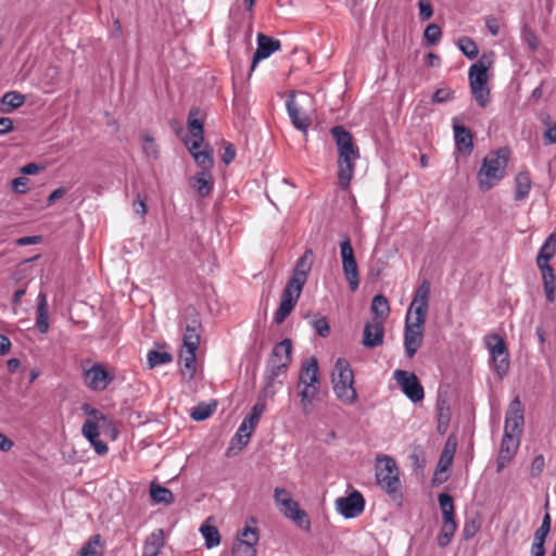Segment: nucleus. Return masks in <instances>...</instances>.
Returning a JSON list of instances; mask_svg holds the SVG:
<instances>
[{"label":"nucleus","mask_w":556,"mask_h":556,"mask_svg":"<svg viewBox=\"0 0 556 556\" xmlns=\"http://www.w3.org/2000/svg\"><path fill=\"white\" fill-rule=\"evenodd\" d=\"M45 167L41 166V165H38L37 163H28L26 165H24L22 168H21V173L26 176V175H35L37 174L39 170L43 169Z\"/></svg>","instance_id":"338daca9"},{"label":"nucleus","mask_w":556,"mask_h":556,"mask_svg":"<svg viewBox=\"0 0 556 556\" xmlns=\"http://www.w3.org/2000/svg\"><path fill=\"white\" fill-rule=\"evenodd\" d=\"M291 353L292 342L290 339H283L274 346L265 369L268 380L276 379L286 371L291 362Z\"/></svg>","instance_id":"0eeeda50"},{"label":"nucleus","mask_w":556,"mask_h":556,"mask_svg":"<svg viewBox=\"0 0 556 556\" xmlns=\"http://www.w3.org/2000/svg\"><path fill=\"white\" fill-rule=\"evenodd\" d=\"M390 306L387 298L381 294L374 296L371 302L372 320H380L384 324V319L389 316Z\"/></svg>","instance_id":"473e14b6"},{"label":"nucleus","mask_w":556,"mask_h":556,"mask_svg":"<svg viewBox=\"0 0 556 556\" xmlns=\"http://www.w3.org/2000/svg\"><path fill=\"white\" fill-rule=\"evenodd\" d=\"M214 412V407L211 405L201 403L193 408L190 416L195 421H203L207 419Z\"/></svg>","instance_id":"603ef678"},{"label":"nucleus","mask_w":556,"mask_h":556,"mask_svg":"<svg viewBox=\"0 0 556 556\" xmlns=\"http://www.w3.org/2000/svg\"><path fill=\"white\" fill-rule=\"evenodd\" d=\"M29 187V179L25 176L16 177L11 181V188L14 192L24 194Z\"/></svg>","instance_id":"6e6d98bb"},{"label":"nucleus","mask_w":556,"mask_h":556,"mask_svg":"<svg viewBox=\"0 0 556 556\" xmlns=\"http://www.w3.org/2000/svg\"><path fill=\"white\" fill-rule=\"evenodd\" d=\"M195 361H197V350L184 349L181 348L179 354V363L181 366V375L187 379L191 380L195 375Z\"/></svg>","instance_id":"a878e982"},{"label":"nucleus","mask_w":556,"mask_h":556,"mask_svg":"<svg viewBox=\"0 0 556 556\" xmlns=\"http://www.w3.org/2000/svg\"><path fill=\"white\" fill-rule=\"evenodd\" d=\"M47 295L40 292L38 295V306L36 316V327L40 333H47L49 330V314H48Z\"/></svg>","instance_id":"c85d7f7f"},{"label":"nucleus","mask_w":556,"mask_h":556,"mask_svg":"<svg viewBox=\"0 0 556 556\" xmlns=\"http://www.w3.org/2000/svg\"><path fill=\"white\" fill-rule=\"evenodd\" d=\"M419 8V17L421 21H428L431 18L433 14V9L431 3L428 0H419L418 2Z\"/></svg>","instance_id":"bf43d9fd"},{"label":"nucleus","mask_w":556,"mask_h":556,"mask_svg":"<svg viewBox=\"0 0 556 556\" xmlns=\"http://www.w3.org/2000/svg\"><path fill=\"white\" fill-rule=\"evenodd\" d=\"M525 425L523 407L519 396H515L509 403L506 415L504 432L521 435Z\"/></svg>","instance_id":"4468645a"},{"label":"nucleus","mask_w":556,"mask_h":556,"mask_svg":"<svg viewBox=\"0 0 556 556\" xmlns=\"http://www.w3.org/2000/svg\"><path fill=\"white\" fill-rule=\"evenodd\" d=\"M100 544V535H93L78 552V556H101V552L97 549Z\"/></svg>","instance_id":"8fccbe9b"},{"label":"nucleus","mask_w":556,"mask_h":556,"mask_svg":"<svg viewBox=\"0 0 556 556\" xmlns=\"http://www.w3.org/2000/svg\"><path fill=\"white\" fill-rule=\"evenodd\" d=\"M545 542L533 540L530 556H545Z\"/></svg>","instance_id":"69168bd1"},{"label":"nucleus","mask_w":556,"mask_h":556,"mask_svg":"<svg viewBox=\"0 0 556 556\" xmlns=\"http://www.w3.org/2000/svg\"><path fill=\"white\" fill-rule=\"evenodd\" d=\"M311 324L319 337L327 338L329 336L330 327L326 317H316Z\"/></svg>","instance_id":"864d4df0"},{"label":"nucleus","mask_w":556,"mask_h":556,"mask_svg":"<svg viewBox=\"0 0 556 556\" xmlns=\"http://www.w3.org/2000/svg\"><path fill=\"white\" fill-rule=\"evenodd\" d=\"M190 186L201 197L210 195L213 190L211 173H199L190 178Z\"/></svg>","instance_id":"bb28decb"},{"label":"nucleus","mask_w":556,"mask_h":556,"mask_svg":"<svg viewBox=\"0 0 556 556\" xmlns=\"http://www.w3.org/2000/svg\"><path fill=\"white\" fill-rule=\"evenodd\" d=\"M313 256L314 254L312 249H307L304 254L296 261L292 276L289 280L305 286L307 276L312 269Z\"/></svg>","instance_id":"aec40b11"},{"label":"nucleus","mask_w":556,"mask_h":556,"mask_svg":"<svg viewBox=\"0 0 556 556\" xmlns=\"http://www.w3.org/2000/svg\"><path fill=\"white\" fill-rule=\"evenodd\" d=\"M453 130L456 149L466 155L471 154L473 151V136L470 129L454 123Z\"/></svg>","instance_id":"412c9836"},{"label":"nucleus","mask_w":556,"mask_h":556,"mask_svg":"<svg viewBox=\"0 0 556 556\" xmlns=\"http://www.w3.org/2000/svg\"><path fill=\"white\" fill-rule=\"evenodd\" d=\"M454 99V91L450 88H440L432 94L433 103H446Z\"/></svg>","instance_id":"5fc2aeb1"},{"label":"nucleus","mask_w":556,"mask_h":556,"mask_svg":"<svg viewBox=\"0 0 556 556\" xmlns=\"http://www.w3.org/2000/svg\"><path fill=\"white\" fill-rule=\"evenodd\" d=\"M113 420L108 417L106 415H103L100 420L96 424L97 426V439H99L101 433H109V429H112Z\"/></svg>","instance_id":"052dcab7"},{"label":"nucleus","mask_w":556,"mask_h":556,"mask_svg":"<svg viewBox=\"0 0 556 556\" xmlns=\"http://www.w3.org/2000/svg\"><path fill=\"white\" fill-rule=\"evenodd\" d=\"M441 37L442 30L440 26L434 23L429 24L424 31V38L428 46L438 45L441 40Z\"/></svg>","instance_id":"de8ad7c7"},{"label":"nucleus","mask_w":556,"mask_h":556,"mask_svg":"<svg viewBox=\"0 0 556 556\" xmlns=\"http://www.w3.org/2000/svg\"><path fill=\"white\" fill-rule=\"evenodd\" d=\"M81 412L87 417L81 427V434L87 439L98 455H105L109 452V447L104 441L97 439L96 426L104 414L88 403L81 405Z\"/></svg>","instance_id":"423d86ee"},{"label":"nucleus","mask_w":556,"mask_h":556,"mask_svg":"<svg viewBox=\"0 0 556 556\" xmlns=\"http://www.w3.org/2000/svg\"><path fill=\"white\" fill-rule=\"evenodd\" d=\"M287 518L292 519L296 523H301L306 518V513L299 508V504L292 497H286L282 506H279Z\"/></svg>","instance_id":"7c9ffc66"},{"label":"nucleus","mask_w":556,"mask_h":556,"mask_svg":"<svg viewBox=\"0 0 556 556\" xmlns=\"http://www.w3.org/2000/svg\"><path fill=\"white\" fill-rule=\"evenodd\" d=\"M236 157V149L231 143H227L224 153L222 155V161L228 165L230 164Z\"/></svg>","instance_id":"0e129e2a"},{"label":"nucleus","mask_w":556,"mask_h":556,"mask_svg":"<svg viewBox=\"0 0 556 556\" xmlns=\"http://www.w3.org/2000/svg\"><path fill=\"white\" fill-rule=\"evenodd\" d=\"M298 302H292L289 300H281L279 307L274 314V323L277 325L282 324L286 318L291 314V312L294 309Z\"/></svg>","instance_id":"79ce46f5"},{"label":"nucleus","mask_w":556,"mask_h":556,"mask_svg":"<svg viewBox=\"0 0 556 556\" xmlns=\"http://www.w3.org/2000/svg\"><path fill=\"white\" fill-rule=\"evenodd\" d=\"M25 102V97L18 92L11 91L2 96V113H9L20 108Z\"/></svg>","instance_id":"58836bf2"},{"label":"nucleus","mask_w":556,"mask_h":556,"mask_svg":"<svg viewBox=\"0 0 556 556\" xmlns=\"http://www.w3.org/2000/svg\"><path fill=\"white\" fill-rule=\"evenodd\" d=\"M141 141L142 152L146 155V157L152 161L157 160L160 156V150L157 143L155 142V139L149 134H143L141 136Z\"/></svg>","instance_id":"ea45409f"},{"label":"nucleus","mask_w":556,"mask_h":556,"mask_svg":"<svg viewBox=\"0 0 556 556\" xmlns=\"http://www.w3.org/2000/svg\"><path fill=\"white\" fill-rule=\"evenodd\" d=\"M343 274L349 282L351 291H356L359 286V274L356 260H351L342 263Z\"/></svg>","instance_id":"c9c22d12"},{"label":"nucleus","mask_w":556,"mask_h":556,"mask_svg":"<svg viewBox=\"0 0 556 556\" xmlns=\"http://www.w3.org/2000/svg\"><path fill=\"white\" fill-rule=\"evenodd\" d=\"M307 100L308 96L306 93H301V99L296 100L295 92L291 91L286 101L287 112L293 127L303 134H307L311 124L309 117L303 110V104Z\"/></svg>","instance_id":"1a4fd4ad"},{"label":"nucleus","mask_w":556,"mask_h":556,"mask_svg":"<svg viewBox=\"0 0 556 556\" xmlns=\"http://www.w3.org/2000/svg\"><path fill=\"white\" fill-rule=\"evenodd\" d=\"M280 48L281 43L278 39L260 33L257 35V48L252 59L251 70L253 71L260 61L269 58L274 52L278 51Z\"/></svg>","instance_id":"f3484780"},{"label":"nucleus","mask_w":556,"mask_h":556,"mask_svg":"<svg viewBox=\"0 0 556 556\" xmlns=\"http://www.w3.org/2000/svg\"><path fill=\"white\" fill-rule=\"evenodd\" d=\"M551 523H552L551 515L548 513H546L542 519L541 526L534 532L533 540L545 542L546 538L551 531Z\"/></svg>","instance_id":"3c124183"},{"label":"nucleus","mask_w":556,"mask_h":556,"mask_svg":"<svg viewBox=\"0 0 556 556\" xmlns=\"http://www.w3.org/2000/svg\"><path fill=\"white\" fill-rule=\"evenodd\" d=\"M520 444V435L504 432L496 460V472H501L513 459Z\"/></svg>","instance_id":"2eb2a0df"},{"label":"nucleus","mask_w":556,"mask_h":556,"mask_svg":"<svg viewBox=\"0 0 556 556\" xmlns=\"http://www.w3.org/2000/svg\"><path fill=\"white\" fill-rule=\"evenodd\" d=\"M257 542V529L247 525L233 544L232 556H256Z\"/></svg>","instance_id":"ddd939ff"},{"label":"nucleus","mask_w":556,"mask_h":556,"mask_svg":"<svg viewBox=\"0 0 556 556\" xmlns=\"http://www.w3.org/2000/svg\"><path fill=\"white\" fill-rule=\"evenodd\" d=\"M438 501L442 511L454 510L453 497L447 493H440Z\"/></svg>","instance_id":"e2e57ef3"},{"label":"nucleus","mask_w":556,"mask_h":556,"mask_svg":"<svg viewBox=\"0 0 556 556\" xmlns=\"http://www.w3.org/2000/svg\"><path fill=\"white\" fill-rule=\"evenodd\" d=\"M275 379L268 380V376L264 375V387L260 393L258 399L264 401L269 397L271 399L275 395V391L273 390Z\"/></svg>","instance_id":"13d9d810"},{"label":"nucleus","mask_w":556,"mask_h":556,"mask_svg":"<svg viewBox=\"0 0 556 556\" xmlns=\"http://www.w3.org/2000/svg\"><path fill=\"white\" fill-rule=\"evenodd\" d=\"M508 159L509 151L506 148L491 151L485 155L477 174L481 191L491 190L505 177Z\"/></svg>","instance_id":"7ed1b4c3"},{"label":"nucleus","mask_w":556,"mask_h":556,"mask_svg":"<svg viewBox=\"0 0 556 556\" xmlns=\"http://www.w3.org/2000/svg\"><path fill=\"white\" fill-rule=\"evenodd\" d=\"M365 504L363 494L357 490L336 500V508L345 519L358 517L364 511Z\"/></svg>","instance_id":"9b49d317"},{"label":"nucleus","mask_w":556,"mask_h":556,"mask_svg":"<svg viewBox=\"0 0 556 556\" xmlns=\"http://www.w3.org/2000/svg\"><path fill=\"white\" fill-rule=\"evenodd\" d=\"M516 190H515V200L521 201L525 200L531 190V178L528 172H520L517 174L515 178Z\"/></svg>","instance_id":"72a5a7b5"},{"label":"nucleus","mask_w":556,"mask_h":556,"mask_svg":"<svg viewBox=\"0 0 556 556\" xmlns=\"http://www.w3.org/2000/svg\"><path fill=\"white\" fill-rule=\"evenodd\" d=\"M486 344L490 350L493 369L503 378L509 368L508 351L504 340L498 334L488 337Z\"/></svg>","instance_id":"9d476101"},{"label":"nucleus","mask_w":556,"mask_h":556,"mask_svg":"<svg viewBox=\"0 0 556 556\" xmlns=\"http://www.w3.org/2000/svg\"><path fill=\"white\" fill-rule=\"evenodd\" d=\"M393 377L404 395L413 403L421 402L425 390L416 374L403 369H396Z\"/></svg>","instance_id":"6e6552de"},{"label":"nucleus","mask_w":556,"mask_h":556,"mask_svg":"<svg viewBox=\"0 0 556 556\" xmlns=\"http://www.w3.org/2000/svg\"><path fill=\"white\" fill-rule=\"evenodd\" d=\"M299 384L319 388L318 363L315 357L307 359L301 369Z\"/></svg>","instance_id":"4be33fe9"},{"label":"nucleus","mask_w":556,"mask_h":556,"mask_svg":"<svg viewBox=\"0 0 556 556\" xmlns=\"http://www.w3.org/2000/svg\"><path fill=\"white\" fill-rule=\"evenodd\" d=\"M66 193V189L63 188V187H60V188H56L55 190H53L48 199H47V203L48 205H51L53 204L56 200L61 199L62 197H64Z\"/></svg>","instance_id":"774afa93"},{"label":"nucleus","mask_w":556,"mask_h":556,"mask_svg":"<svg viewBox=\"0 0 556 556\" xmlns=\"http://www.w3.org/2000/svg\"><path fill=\"white\" fill-rule=\"evenodd\" d=\"M330 132L336 141L338 157V180L341 189H346L353 177L355 161L359 157L358 149L353 143L352 135L342 126H334Z\"/></svg>","instance_id":"f03ea898"},{"label":"nucleus","mask_w":556,"mask_h":556,"mask_svg":"<svg viewBox=\"0 0 556 556\" xmlns=\"http://www.w3.org/2000/svg\"><path fill=\"white\" fill-rule=\"evenodd\" d=\"M545 467V459L543 455H538L532 460L531 467H530V473L532 477H538Z\"/></svg>","instance_id":"680f3d73"},{"label":"nucleus","mask_w":556,"mask_h":556,"mask_svg":"<svg viewBox=\"0 0 556 556\" xmlns=\"http://www.w3.org/2000/svg\"><path fill=\"white\" fill-rule=\"evenodd\" d=\"M84 378L86 386L94 392L104 391L114 380V376L101 363H96L89 369H85Z\"/></svg>","instance_id":"f8f14e48"},{"label":"nucleus","mask_w":556,"mask_h":556,"mask_svg":"<svg viewBox=\"0 0 556 556\" xmlns=\"http://www.w3.org/2000/svg\"><path fill=\"white\" fill-rule=\"evenodd\" d=\"M339 247L342 263L355 258L351 239L346 233L341 235Z\"/></svg>","instance_id":"09e8293b"},{"label":"nucleus","mask_w":556,"mask_h":556,"mask_svg":"<svg viewBox=\"0 0 556 556\" xmlns=\"http://www.w3.org/2000/svg\"><path fill=\"white\" fill-rule=\"evenodd\" d=\"M540 121L545 127V131L543 134L545 144L556 143V123L551 119L548 114H541Z\"/></svg>","instance_id":"a19ab883"},{"label":"nucleus","mask_w":556,"mask_h":556,"mask_svg":"<svg viewBox=\"0 0 556 556\" xmlns=\"http://www.w3.org/2000/svg\"><path fill=\"white\" fill-rule=\"evenodd\" d=\"M164 545V530L155 529L144 541L142 556H159Z\"/></svg>","instance_id":"5701e85b"},{"label":"nucleus","mask_w":556,"mask_h":556,"mask_svg":"<svg viewBox=\"0 0 556 556\" xmlns=\"http://www.w3.org/2000/svg\"><path fill=\"white\" fill-rule=\"evenodd\" d=\"M384 339V325L380 320H371L364 327L363 345L368 349L380 346Z\"/></svg>","instance_id":"6ab92c4d"},{"label":"nucleus","mask_w":556,"mask_h":556,"mask_svg":"<svg viewBox=\"0 0 556 556\" xmlns=\"http://www.w3.org/2000/svg\"><path fill=\"white\" fill-rule=\"evenodd\" d=\"M200 532L204 539L206 548L211 549L220 544V534L215 526L204 522L200 527Z\"/></svg>","instance_id":"e433bc0d"},{"label":"nucleus","mask_w":556,"mask_h":556,"mask_svg":"<svg viewBox=\"0 0 556 556\" xmlns=\"http://www.w3.org/2000/svg\"><path fill=\"white\" fill-rule=\"evenodd\" d=\"M303 285L294 282L292 280H288L282 291L281 300L298 302L303 291Z\"/></svg>","instance_id":"37998d69"},{"label":"nucleus","mask_w":556,"mask_h":556,"mask_svg":"<svg viewBox=\"0 0 556 556\" xmlns=\"http://www.w3.org/2000/svg\"><path fill=\"white\" fill-rule=\"evenodd\" d=\"M187 125L190 135V140L188 141L192 143V149L201 148L204 142V122L201 109H190Z\"/></svg>","instance_id":"dca6fc26"},{"label":"nucleus","mask_w":556,"mask_h":556,"mask_svg":"<svg viewBox=\"0 0 556 556\" xmlns=\"http://www.w3.org/2000/svg\"><path fill=\"white\" fill-rule=\"evenodd\" d=\"M319 388L303 387L299 392L300 403L304 415H309L313 407V401L317 395Z\"/></svg>","instance_id":"4c0bfd02"},{"label":"nucleus","mask_w":556,"mask_h":556,"mask_svg":"<svg viewBox=\"0 0 556 556\" xmlns=\"http://www.w3.org/2000/svg\"><path fill=\"white\" fill-rule=\"evenodd\" d=\"M200 325L195 321H192L191 325H187L184 337H182V348L190 350H198L200 344Z\"/></svg>","instance_id":"f704fd0d"},{"label":"nucleus","mask_w":556,"mask_h":556,"mask_svg":"<svg viewBox=\"0 0 556 556\" xmlns=\"http://www.w3.org/2000/svg\"><path fill=\"white\" fill-rule=\"evenodd\" d=\"M150 497L154 504H164V505H170L174 503V494L173 492L156 483L152 482L150 484Z\"/></svg>","instance_id":"c756f323"},{"label":"nucleus","mask_w":556,"mask_h":556,"mask_svg":"<svg viewBox=\"0 0 556 556\" xmlns=\"http://www.w3.org/2000/svg\"><path fill=\"white\" fill-rule=\"evenodd\" d=\"M148 364L151 368H154L160 365H164L170 363L173 357L167 352H160L155 350H151L147 355Z\"/></svg>","instance_id":"a18cd8bd"},{"label":"nucleus","mask_w":556,"mask_h":556,"mask_svg":"<svg viewBox=\"0 0 556 556\" xmlns=\"http://www.w3.org/2000/svg\"><path fill=\"white\" fill-rule=\"evenodd\" d=\"M491 65V58L486 54H482L479 60L469 67V87L488 85V70Z\"/></svg>","instance_id":"a211bd4d"},{"label":"nucleus","mask_w":556,"mask_h":556,"mask_svg":"<svg viewBox=\"0 0 556 556\" xmlns=\"http://www.w3.org/2000/svg\"><path fill=\"white\" fill-rule=\"evenodd\" d=\"M332 390L338 401L345 405H354L358 394L354 387V371L348 359L339 357L331 376Z\"/></svg>","instance_id":"20e7f679"},{"label":"nucleus","mask_w":556,"mask_h":556,"mask_svg":"<svg viewBox=\"0 0 556 556\" xmlns=\"http://www.w3.org/2000/svg\"><path fill=\"white\" fill-rule=\"evenodd\" d=\"M542 275L543 289L547 302L553 303L556 299V277L552 266L538 267Z\"/></svg>","instance_id":"cd10ccee"},{"label":"nucleus","mask_w":556,"mask_h":556,"mask_svg":"<svg viewBox=\"0 0 556 556\" xmlns=\"http://www.w3.org/2000/svg\"><path fill=\"white\" fill-rule=\"evenodd\" d=\"M556 254V233H551L539 250L536 256L538 267H548V263Z\"/></svg>","instance_id":"393cba45"},{"label":"nucleus","mask_w":556,"mask_h":556,"mask_svg":"<svg viewBox=\"0 0 556 556\" xmlns=\"http://www.w3.org/2000/svg\"><path fill=\"white\" fill-rule=\"evenodd\" d=\"M456 450V443L452 442L451 438L447 439L444 448L440 455L439 464L435 473L446 471L453 464V458Z\"/></svg>","instance_id":"2f4dec72"},{"label":"nucleus","mask_w":556,"mask_h":556,"mask_svg":"<svg viewBox=\"0 0 556 556\" xmlns=\"http://www.w3.org/2000/svg\"><path fill=\"white\" fill-rule=\"evenodd\" d=\"M429 295L430 283L424 280L416 289L405 317L404 350L408 358H413L422 344Z\"/></svg>","instance_id":"f257e3e1"},{"label":"nucleus","mask_w":556,"mask_h":556,"mask_svg":"<svg viewBox=\"0 0 556 556\" xmlns=\"http://www.w3.org/2000/svg\"><path fill=\"white\" fill-rule=\"evenodd\" d=\"M457 46L459 50L466 55L468 59L472 60L478 56L479 49L477 43L469 37H462L457 41Z\"/></svg>","instance_id":"c03bdc74"},{"label":"nucleus","mask_w":556,"mask_h":556,"mask_svg":"<svg viewBox=\"0 0 556 556\" xmlns=\"http://www.w3.org/2000/svg\"><path fill=\"white\" fill-rule=\"evenodd\" d=\"M472 97L480 108H485L490 102V88L488 85L470 87Z\"/></svg>","instance_id":"49530a36"},{"label":"nucleus","mask_w":556,"mask_h":556,"mask_svg":"<svg viewBox=\"0 0 556 556\" xmlns=\"http://www.w3.org/2000/svg\"><path fill=\"white\" fill-rule=\"evenodd\" d=\"M252 432H253V430L248 428L245 426V424L241 422V425L239 426V428L235 434V438L238 440L239 444H241L242 446H245L249 443Z\"/></svg>","instance_id":"4d7b16f0"},{"label":"nucleus","mask_w":556,"mask_h":556,"mask_svg":"<svg viewBox=\"0 0 556 556\" xmlns=\"http://www.w3.org/2000/svg\"><path fill=\"white\" fill-rule=\"evenodd\" d=\"M185 144L188 147L197 165L202 169L201 173H211L214 165L212 149L206 148L202 151L200 148L192 149V143H189V141H185Z\"/></svg>","instance_id":"b1692460"},{"label":"nucleus","mask_w":556,"mask_h":556,"mask_svg":"<svg viewBox=\"0 0 556 556\" xmlns=\"http://www.w3.org/2000/svg\"><path fill=\"white\" fill-rule=\"evenodd\" d=\"M375 477L377 485L393 501L403 497L400 471L395 460L389 455H378L376 458Z\"/></svg>","instance_id":"39448f33"}]
</instances>
